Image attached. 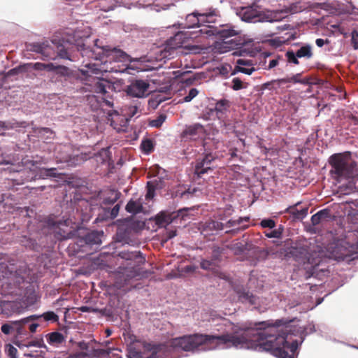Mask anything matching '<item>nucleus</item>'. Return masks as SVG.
<instances>
[{
  "mask_svg": "<svg viewBox=\"0 0 358 358\" xmlns=\"http://www.w3.org/2000/svg\"><path fill=\"white\" fill-rule=\"evenodd\" d=\"M287 323L283 319L276 320L275 322L266 320L250 324L249 326L245 324L241 327H234L232 333L230 334L186 335L172 339L170 342V347L181 349L185 352L210 351L230 348L232 345H237L238 340L240 343L245 341V343L251 341V342L254 341L262 344L267 341L266 338H268V336L272 335L275 337H284L287 343L282 344L281 348L289 349L294 354L303 342L304 338H302L301 341L293 340L289 343V331L287 328L278 329L279 327Z\"/></svg>",
  "mask_w": 358,
  "mask_h": 358,
  "instance_id": "obj_1",
  "label": "nucleus"
},
{
  "mask_svg": "<svg viewBox=\"0 0 358 358\" xmlns=\"http://www.w3.org/2000/svg\"><path fill=\"white\" fill-rule=\"evenodd\" d=\"M89 36H85L80 30L73 31L71 40L55 38L51 43L45 41L41 43H30L26 45L28 51L41 55L43 60H55L57 57L76 62L74 55L76 50L82 57H86L101 64L107 62H133L139 59L133 58L124 50L116 47L105 45L102 41L95 39L93 45L89 44Z\"/></svg>",
  "mask_w": 358,
  "mask_h": 358,
  "instance_id": "obj_2",
  "label": "nucleus"
},
{
  "mask_svg": "<svg viewBox=\"0 0 358 358\" xmlns=\"http://www.w3.org/2000/svg\"><path fill=\"white\" fill-rule=\"evenodd\" d=\"M220 16L219 10L217 8L210 7L206 9L203 12L194 11L186 15L184 22L179 24L180 27L182 29H195L194 31H185L189 34L193 36V38H196L199 36H205L206 37L217 36L223 39V44H220V46L230 45L229 46H224V48L233 49L238 47V45H243L244 41H236L234 39L224 41L227 38L236 36L238 34V31L235 30L232 27L228 26L220 25V27H215L210 24H205V23H213L215 22V17Z\"/></svg>",
  "mask_w": 358,
  "mask_h": 358,
  "instance_id": "obj_3",
  "label": "nucleus"
},
{
  "mask_svg": "<svg viewBox=\"0 0 358 358\" xmlns=\"http://www.w3.org/2000/svg\"><path fill=\"white\" fill-rule=\"evenodd\" d=\"M24 165H11L8 169L10 173H16L11 180L16 185L36 180L57 178L62 175L57 168H45L39 166L37 161L26 159L22 161Z\"/></svg>",
  "mask_w": 358,
  "mask_h": 358,
  "instance_id": "obj_4",
  "label": "nucleus"
},
{
  "mask_svg": "<svg viewBox=\"0 0 358 358\" xmlns=\"http://www.w3.org/2000/svg\"><path fill=\"white\" fill-rule=\"evenodd\" d=\"M266 339H268L267 341L262 344H258L254 341L251 342V341L246 343L245 341L240 343L239 340H238L236 341L238 345H232V347L236 349L250 350L258 352H269L278 358H294V355H289L285 350L281 348L282 344L287 343L284 337H275V336L270 335Z\"/></svg>",
  "mask_w": 358,
  "mask_h": 358,
  "instance_id": "obj_5",
  "label": "nucleus"
},
{
  "mask_svg": "<svg viewBox=\"0 0 358 358\" xmlns=\"http://www.w3.org/2000/svg\"><path fill=\"white\" fill-rule=\"evenodd\" d=\"M329 163L331 167V176L338 182L352 178L357 166L356 162L351 159L350 152L333 154L329 158Z\"/></svg>",
  "mask_w": 358,
  "mask_h": 358,
  "instance_id": "obj_6",
  "label": "nucleus"
},
{
  "mask_svg": "<svg viewBox=\"0 0 358 358\" xmlns=\"http://www.w3.org/2000/svg\"><path fill=\"white\" fill-rule=\"evenodd\" d=\"M317 253L311 252L310 247L301 242H297L285 250V257L287 259H292L299 265L304 266L305 268H312L313 273L317 271L320 259Z\"/></svg>",
  "mask_w": 358,
  "mask_h": 358,
  "instance_id": "obj_7",
  "label": "nucleus"
},
{
  "mask_svg": "<svg viewBox=\"0 0 358 358\" xmlns=\"http://www.w3.org/2000/svg\"><path fill=\"white\" fill-rule=\"evenodd\" d=\"M117 231L113 237L116 243L122 245H130L132 243L133 234L144 228L145 222L132 217L119 219L116 221Z\"/></svg>",
  "mask_w": 358,
  "mask_h": 358,
  "instance_id": "obj_8",
  "label": "nucleus"
},
{
  "mask_svg": "<svg viewBox=\"0 0 358 358\" xmlns=\"http://www.w3.org/2000/svg\"><path fill=\"white\" fill-rule=\"evenodd\" d=\"M143 351L134 346H129L127 349V358H158L159 353H166L169 351V346L164 343H155L143 342Z\"/></svg>",
  "mask_w": 358,
  "mask_h": 358,
  "instance_id": "obj_9",
  "label": "nucleus"
},
{
  "mask_svg": "<svg viewBox=\"0 0 358 358\" xmlns=\"http://www.w3.org/2000/svg\"><path fill=\"white\" fill-rule=\"evenodd\" d=\"M236 15L245 22H276L271 13H264L253 6L240 7L236 9Z\"/></svg>",
  "mask_w": 358,
  "mask_h": 358,
  "instance_id": "obj_10",
  "label": "nucleus"
},
{
  "mask_svg": "<svg viewBox=\"0 0 358 358\" xmlns=\"http://www.w3.org/2000/svg\"><path fill=\"white\" fill-rule=\"evenodd\" d=\"M354 245L346 241H341L331 248V255L337 262H345L350 264L358 259V251H356Z\"/></svg>",
  "mask_w": 358,
  "mask_h": 358,
  "instance_id": "obj_11",
  "label": "nucleus"
},
{
  "mask_svg": "<svg viewBox=\"0 0 358 358\" xmlns=\"http://www.w3.org/2000/svg\"><path fill=\"white\" fill-rule=\"evenodd\" d=\"M118 257L121 259L128 261L127 266H129V278H134L140 275V266L145 262V257L140 251L123 250L118 253Z\"/></svg>",
  "mask_w": 358,
  "mask_h": 358,
  "instance_id": "obj_12",
  "label": "nucleus"
},
{
  "mask_svg": "<svg viewBox=\"0 0 358 358\" xmlns=\"http://www.w3.org/2000/svg\"><path fill=\"white\" fill-rule=\"evenodd\" d=\"M234 291L238 298V302L243 304L254 306V308L257 310L259 313L264 312L259 306L260 303L259 298L250 292L248 287L242 285H238L234 287Z\"/></svg>",
  "mask_w": 358,
  "mask_h": 358,
  "instance_id": "obj_13",
  "label": "nucleus"
},
{
  "mask_svg": "<svg viewBox=\"0 0 358 358\" xmlns=\"http://www.w3.org/2000/svg\"><path fill=\"white\" fill-rule=\"evenodd\" d=\"M150 83L147 80L141 79H133L129 85L125 86L124 92L131 97L138 99L147 97L149 95L148 90Z\"/></svg>",
  "mask_w": 358,
  "mask_h": 358,
  "instance_id": "obj_14",
  "label": "nucleus"
},
{
  "mask_svg": "<svg viewBox=\"0 0 358 358\" xmlns=\"http://www.w3.org/2000/svg\"><path fill=\"white\" fill-rule=\"evenodd\" d=\"M87 71L80 70L76 71L73 70L71 74L73 76H69L67 80L64 83V85L68 89L77 92H85V87L83 86L85 78L87 76Z\"/></svg>",
  "mask_w": 358,
  "mask_h": 358,
  "instance_id": "obj_15",
  "label": "nucleus"
},
{
  "mask_svg": "<svg viewBox=\"0 0 358 358\" xmlns=\"http://www.w3.org/2000/svg\"><path fill=\"white\" fill-rule=\"evenodd\" d=\"M70 221L67 219L64 220L62 222L59 219H55L53 217H48L45 218L43 221V225L44 227L48 228V229H58V231H56L57 234L59 235V239H68L71 237V231L66 232L64 229H62L60 228L61 225H64L67 227L69 224Z\"/></svg>",
  "mask_w": 358,
  "mask_h": 358,
  "instance_id": "obj_16",
  "label": "nucleus"
},
{
  "mask_svg": "<svg viewBox=\"0 0 358 358\" xmlns=\"http://www.w3.org/2000/svg\"><path fill=\"white\" fill-rule=\"evenodd\" d=\"M104 233L102 230H90L81 236L78 242L80 246L88 245L92 247L93 245H100Z\"/></svg>",
  "mask_w": 358,
  "mask_h": 358,
  "instance_id": "obj_17",
  "label": "nucleus"
},
{
  "mask_svg": "<svg viewBox=\"0 0 358 358\" xmlns=\"http://www.w3.org/2000/svg\"><path fill=\"white\" fill-rule=\"evenodd\" d=\"M188 38H193V36L185 31H178L173 36L166 41L165 49L170 51L182 48Z\"/></svg>",
  "mask_w": 358,
  "mask_h": 358,
  "instance_id": "obj_18",
  "label": "nucleus"
},
{
  "mask_svg": "<svg viewBox=\"0 0 358 358\" xmlns=\"http://www.w3.org/2000/svg\"><path fill=\"white\" fill-rule=\"evenodd\" d=\"M215 157L211 152L206 153L201 159H198L194 166V174L197 178H201L203 175L211 171V163Z\"/></svg>",
  "mask_w": 358,
  "mask_h": 358,
  "instance_id": "obj_19",
  "label": "nucleus"
},
{
  "mask_svg": "<svg viewBox=\"0 0 358 358\" xmlns=\"http://www.w3.org/2000/svg\"><path fill=\"white\" fill-rule=\"evenodd\" d=\"M199 229L201 234L205 235H213L220 231L224 230V223L213 219H208L199 224Z\"/></svg>",
  "mask_w": 358,
  "mask_h": 358,
  "instance_id": "obj_20",
  "label": "nucleus"
},
{
  "mask_svg": "<svg viewBox=\"0 0 358 358\" xmlns=\"http://www.w3.org/2000/svg\"><path fill=\"white\" fill-rule=\"evenodd\" d=\"M301 204L299 201L294 205L289 206L284 211L280 212V214L288 213L289 214L292 221L295 222L297 220H303L308 215V207L307 206H303L301 208H298Z\"/></svg>",
  "mask_w": 358,
  "mask_h": 358,
  "instance_id": "obj_21",
  "label": "nucleus"
},
{
  "mask_svg": "<svg viewBox=\"0 0 358 358\" xmlns=\"http://www.w3.org/2000/svg\"><path fill=\"white\" fill-rule=\"evenodd\" d=\"M120 208V204L118 203H115L112 208L106 206H101L96 221L103 222L114 220L118 215Z\"/></svg>",
  "mask_w": 358,
  "mask_h": 358,
  "instance_id": "obj_22",
  "label": "nucleus"
},
{
  "mask_svg": "<svg viewBox=\"0 0 358 358\" xmlns=\"http://www.w3.org/2000/svg\"><path fill=\"white\" fill-rule=\"evenodd\" d=\"M38 317V314L31 315L18 320V322L22 329L27 332L26 328L27 327L30 333L34 334L38 327L42 326V322L39 321Z\"/></svg>",
  "mask_w": 358,
  "mask_h": 358,
  "instance_id": "obj_23",
  "label": "nucleus"
},
{
  "mask_svg": "<svg viewBox=\"0 0 358 358\" xmlns=\"http://www.w3.org/2000/svg\"><path fill=\"white\" fill-rule=\"evenodd\" d=\"M249 220L248 217H240L237 219L231 218L224 223V229H226V234H234L239 230L247 228V225H242L244 222Z\"/></svg>",
  "mask_w": 358,
  "mask_h": 358,
  "instance_id": "obj_24",
  "label": "nucleus"
},
{
  "mask_svg": "<svg viewBox=\"0 0 358 358\" xmlns=\"http://www.w3.org/2000/svg\"><path fill=\"white\" fill-rule=\"evenodd\" d=\"M1 331L5 335H10L15 331L16 333V337L25 336L27 335V332L20 326L18 320H10L2 324Z\"/></svg>",
  "mask_w": 358,
  "mask_h": 358,
  "instance_id": "obj_25",
  "label": "nucleus"
},
{
  "mask_svg": "<svg viewBox=\"0 0 358 358\" xmlns=\"http://www.w3.org/2000/svg\"><path fill=\"white\" fill-rule=\"evenodd\" d=\"M58 161L64 163L68 166H76L87 160L86 154H65L61 157L57 156Z\"/></svg>",
  "mask_w": 358,
  "mask_h": 358,
  "instance_id": "obj_26",
  "label": "nucleus"
},
{
  "mask_svg": "<svg viewBox=\"0 0 358 358\" xmlns=\"http://www.w3.org/2000/svg\"><path fill=\"white\" fill-rule=\"evenodd\" d=\"M229 108L230 101L226 99H221L216 101L214 108L210 109L209 114L212 115L215 112L218 120H222Z\"/></svg>",
  "mask_w": 358,
  "mask_h": 358,
  "instance_id": "obj_27",
  "label": "nucleus"
},
{
  "mask_svg": "<svg viewBox=\"0 0 358 358\" xmlns=\"http://www.w3.org/2000/svg\"><path fill=\"white\" fill-rule=\"evenodd\" d=\"M121 196V192L115 189H110L101 198V206H111L115 204Z\"/></svg>",
  "mask_w": 358,
  "mask_h": 358,
  "instance_id": "obj_28",
  "label": "nucleus"
},
{
  "mask_svg": "<svg viewBox=\"0 0 358 358\" xmlns=\"http://www.w3.org/2000/svg\"><path fill=\"white\" fill-rule=\"evenodd\" d=\"M26 122H17L15 120L8 121H0V136H5L6 131L11 129H16L19 127L25 128Z\"/></svg>",
  "mask_w": 358,
  "mask_h": 358,
  "instance_id": "obj_29",
  "label": "nucleus"
},
{
  "mask_svg": "<svg viewBox=\"0 0 358 358\" xmlns=\"http://www.w3.org/2000/svg\"><path fill=\"white\" fill-rule=\"evenodd\" d=\"M20 243L22 246L29 250L40 252L42 250V246L38 243L36 240L30 236H22Z\"/></svg>",
  "mask_w": 358,
  "mask_h": 358,
  "instance_id": "obj_30",
  "label": "nucleus"
},
{
  "mask_svg": "<svg viewBox=\"0 0 358 358\" xmlns=\"http://www.w3.org/2000/svg\"><path fill=\"white\" fill-rule=\"evenodd\" d=\"M203 131V126L200 123H195L189 126L182 133V137L189 136L191 138L199 135Z\"/></svg>",
  "mask_w": 358,
  "mask_h": 358,
  "instance_id": "obj_31",
  "label": "nucleus"
},
{
  "mask_svg": "<svg viewBox=\"0 0 358 358\" xmlns=\"http://www.w3.org/2000/svg\"><path fill=\"white\" fill-rule=\"evenodd\" d=\"M331 210L328 208L322 209L317 211L311 217V223L315 226L319 224L321 222L331 218Z\"/></svg>",
  "mask_w": 358,
  "mask_h": 358,
  "instance_id": "obj_32",
  "label": "nucleus"
},
{
  "mask_svg": "<svg viewBox=\"0 0 358 358\" xmlns=\"http://www.w3.org/2000/svg\"><path fill=\"white\" fill-rule=\"evenodd\" d=\"M30 70V64H22L17 66L15 68L11 69L6 73H3L2 77V82H5V80L10 76H14L19 75L20 73L27 72Z\"/></svg>",
  "mask_w": 358,
  "mask_h": 358,
  "instance_id": "obj_33",
  "label": "nucleus"
},
{
  "mask_svg": "<svg viewBox=\"0 0 358 358\" xmlns=\"http://www.w3.org/2000/svg\"><path fill=\"white\" fill-rule=\"evenodd\" d=\"M48 343L52 346L58 347L65 341V337L61 332L54 331L45 335Z\"/></svg>",
  "mask_w": 358,
  "mask_h": 358,
  "instance_id": "obj_34",
  "label": "nucleus"
},
{
  "mask_svg": "<svg viewBox=\"0 0 358 358\" xmlns=\"http://www.w3.org/2000/svg\"><path fill=\"white\" fill-rule=\"evenodd\" d=\"M143 209V203L141 199L134 200L131 199L125 206L126 211L132 215H136L142 212Z\"/></svg>",
  "mask_w": 358,
  "mask_h": 358,
  "instance_id": "obj_35",
  "label": "nucleus"
},
{
  "mask_svg": "<svg viewBox=\"0 0 358 358\" xmlns=\"http://www.w3.org/2000/svg\"><path fill=\"white\" fill-rule=\"evenodd\" d=\"M197 189L196 187L191 188L190 187H187L186 186L179 187L174 192V195L176 197H179L181 199H188L190 197L193 196L195 192H196Z\"/></svg>",
  "mask_w": 358,
  "mask_h": 358,
  "instance_id": "obj_36",
  "label": "nucleus"
},
{
  "mask_svg": "<svg viewBox=\"0 0 358 358\" xmlns=\"http://www.w3.org/2000/svg\"><path fill=\"white\" fill-rule=\"evenodd\" d=\"M111 87H113L111 83L104 79L98 80L94 86V91L102 94H106L107 93V88L110 89Z\"/></svg>",
  "mask_w": 358,
  "mask_h": 358,
  "instance_id": "obj_37",
  "label": "nucleus"
},
{
  "mask_svg": "<svg viewBox=\"0 0 358 358\" xmlns=\"http://www.w3.org/2000/svg\"><path fill=\"white\" fill-rule=\"evenodd\" d=\"M224 248L217 245L212 246V252L210 259L214 262L217 266L222 262V255L224 252Z\"/></svg>",
  "mask_w": 358,
  "mask_h": 358,
  "instance_id": "obj_38",
  "label": "nucleus"
},
{
  "mask_svg": "<svg viewBox=\"0 0 358 358\" xmlns=\"http://www.w3.org/2000/svg\"><path fill=\"white\" fill-rule=\"evenodd\" d=\"M38 320L42 322V326L45 322H56L59 320V316L53 311H47L43 314H38Z\"/></svg>",
  "mask_w": 358,
  "mask_h": 358,
  "instance_id": "obj_39",
  "label": "nucleus"
},
{
  "mask_svg": "<svg viewBox=\"0 0 358 358\" xmlns=\"http://www.w3.org/2000/svg\"><path fill=\"white\" fill-rule=\"evenodd\" d=\"M72 71L73 70L67 66L58 65L55 74L59 77L63 78L62 82L64 83L69 76H73L71 74Z\"/></svg>",
  "mask_w": 358,
  "mask_h": 358,
  "instance_id": "obj_40",
  "label": "nucleus"
},
{
  "mask_svg": "<svg viewBox=\"0 0 358 358\" xmlns=\"http://www.w3.org/2000/svg\"><path fill=\"white\" fill-rule=\"evenodd\" d=\"M189 73V71H177L175 72L176 76L177 78H181L182 81L185 83L187 85H190L194 83L196 80H197V77L195 75H190L187 78L185 76Z\"/></svg>",
  "mask_w": 358,
  "mask_h": 358,
  "instance_id": "obj_41",
  "label": "nucleus"
},
{
  "mask_svg": "<svg viewBox=\"0 0 358 358\" xmlns=\"http://www.w3.org/2000/svg\"><path fill=\"white\" fill-rule=\"evenodd\" d=\"M299 58L310 59L313 56L312 47L309 44L302 45L299 49L296 51Z\"/></svg>",
  "mask_w": 358,
  "mask_h": 358,
  "instance_id": "obj_42",
  "label": "nucleus"
},
{
  "mask_svg": "<svg viewBox=\"0 0 358 358\" xmlns=\"http://www.w3.org/2000/svg\"><path fill=\"white\" fill-rule=\"evenodd\" d=\"M159 189V186L155 181H148L146 184L147 192L145 199L148 200L152 199L155 196V191Z\"/></svg>",
  "mask_w": 358,
  "mask_h": 358,
  "instance_id": "obj_43",
  "label": "nucleus"
},
{
  "mask_svg": "<svg viewBox=\"0 0 358 358\" xmlns=\"http://www.w3.org/2000/svg\"><path fill=\"white\" fill-rule=\"evenodd\" d=\"M140 147L144 154L149 155L154 150L153 141L150 138H143Z\"/></svg>",
  "mask_w": 358,
  "mask_h": 358,
  "instance_id": "obj_44",
  "label": "nucleus"
},
{
  "mask_svg": "<svg viewBox=\"0 0 358 358\" xmlns=\"http://www.w3.org/2000/svg\"><path fill=\"white\" fill-rule=\"evenodd\" d=\"M117 2V0H101L99 4L102 10L108 12L114 10Z\"/></svg>",
  "mask_w": 358,
  "mask_h": 358,
  "instance_id": "obj_45",
  "label": "nucleus"
},
{
  "mask_svg": "<svg viewBox=\"0 0 358 358\" xmlns=\"http://www.w3.org/2000/svg\"><path fill=\"white\" fill-rule=\"evenodd\" d=\"M220 127L225 129L226 133L233 132L236 136H239V131L235 130V126L229 121H225L224 120H219Z\"/></svg>",
  "mask_w": 358,
  "mask_h": 358,
  "instance_id": "obj_46",
  "label": "nucleus"
},
{
  "mask_svg": "<svg viewBox=\"0 0 358 358\" xmlns=\"http://www.w3.org/2000/svg\"><path fill=\"white\" fill-rule=\"evenodd\" d=\"M255 71V69L254 67H244V66H235L234 69L231 72V75L234 76L237 73H242L246 75H251L253 72Z\"/></svg>",
  "mask_w": 358,
  "mask_h": 358,
  "instance_id": "obj_47",
  "label": "nucleus"
},
{
  "mask_svg": "<svg viewBox=\"0 0 358 358\" xmlns=\"http://www.w3.org/2000/svg\"><path fill=\"white\" fill-rule=\"evenodd\" d=\"M285 57L289 63H292V64H294L296 65L299 64V62L298 59L299 57L298 55L296 54V52H294V50H287L285 52Z\"/></svg>",
  "mask_w": 358,
  "mask_h": 358,
  "instance_id": "obj_48",
  "label": "nucleus"
},
{
  "mask_svg": "<svg viewBox=\"0 0 358 358\" xmlns=\"http://www.w3.org/2000/svg\"><path fill=\"white\" fill-rule=\"evenodd\" d=\"M111 71L116 72V73H126L128 74H133L132 71H137L139 72V70L136 66H134L131 64L126 65L125 67L120 69H115L114 68H111Z\"/></svg>",
  "mask_w": 358,
  "mask_h": 358,
  "instance_id": "obj_49",
  "label": "nucleus"
},
{
  "mask_svg": "<svg viewBox=\"0 0 358 358\" xmlns=\"http://www.w3.org/2000/svg\"><path fill=\"white\" fill-rule=\"evenodd\" d=\"M27 348L30 347H37L39 348H44L48 350L47 345L44 343L43 338L41 337L40 338H36L35 340L31 341L27 343Z\"/></svg>",
  "mask_w": 358,
  "mask_h": 358,
  "instance_id": "obj_50",
  "label": "nucleus"
},
{
  "mask_svg": "<svg viewBox=\"0 0 358 358\" xmlns=\"http://www.w3.org/2000/svg\"><path fill=\"white\" fill-rule=\"evenodd\" d=\"M259 225L264 229L268 228L270 229H274L276 226L275 220L272 218L262 219L259 223Z\"/></svg>",
  "mask_w": 358,
  "mask_h": 358,
  "instance_id": "obj_51",
  "label": "nucleus"
},
{
  "mask_svg": "<svg viewBox=\"0 0 358 358\" xmlns=\"http://www.w3.org/2000/svg\"><path fill=\"white\" fill-rule=\"evenodd\" d=\"M217 264L212 261V259H201L200 262V267L203 270L209 271L213 267L216 266Z\"/></svg>",
  "mask_w": 358,
  "mask_h": 358,
  "instance_id": "obj_52",
  "label": "nucleus"
},
{
  "mask_svg": "<svg viewBox=\"0 0 358 358\" xmlns=\"http://www.w3.org/2000/svg\"><path fill=\"white\" fill-rule=\"evenodd\" d=\"M171 220L169 216L160 215L156 217V224L160 227H166L171 223Z\"/></svg>",
  "mask_w": 358,
  "mask_h": 358,
  "instance_id": "obj_53",
  "label": "nucleus"
},
{
  "mask_svg": "<svg viewBox=\"0 0 358 358\" xmlns=\"http://www.w3.org/2000/svg\"><path fill=\"white\" fill-rule=\"evenodd\" d=\"M231 84V88L234 91L241 90L247 87V86L244 85L243 81L237 77L232 79Z\"/></svg>",
  "mask_w": 358,
  "mask_h": 358,
  "instance_id": "obj_54",
  "label": "nucleus"
},
{
  "mask_svg": "<svg viewBox=\"0 0 358 358\" xmlns=\"http://www.w3.org/2000/svg\"><path fill=\"white\" fill-rule=\"evenodd\" d=\"M166 118V115L160 114L157 118L152 120L150 122V126L155 128L160 127Z\"/></svg>",
  "mask_w": 358,
  "mask_h": 358,
  "instance_id": "obj_55",
  "label": "nucleus"
},
{
  "mask_svg": "<svg viewBox=\"0 0 358 358\" xmlns=\"http://www.w3.org/2000/svg\"><path fill=\"white\" fill-rule=\"evenodd\" d=\"M92 357H107L109 356L110 354V350H106V349H95L92 348Z\"/></svg>",
  "mask_w": 358,
  "mask_h": 358,
  "instance_id": "obj_56",
  "label": "nucleus"
},
{
  "mask_svg": "<svg viewBox=\"0 0 358 358\" xmlns=\"http://www.w3.org/2000/svg\"><path fill=\"white\" fill-rule=\"evenodd\" d=\"M5 351L10 358H18L17 350L12 344H6L5 345Z\"/></svg>",
  "mask_w": 358,
  "mask_h": 358,
  "instance_id": "obj_57",
  "label": "nucleus"
},
{
  "mask_svg": "<svg viewBox=\"0 0 358 358\" xmlns=\"http://www.w3.org/2000/svg\"><path fill=\"white\" fill-rule=\"evenodd\" d=\"M199 94V90L196 88H192L189 90L187 95H186L184 98L182 102H190L194 98H195Z\"/></svg>",
  "mask_w": 358,
  "mask_h": 358,
  "instance_id": "obj_58",
  "label": "nucleus"
},
{
  "mask_svg": "<svg viewBox=\"0 0 358 358\" xmlns=\"http://www.w3.org/2000/svg\"><path fill=\"white\" fill-rule=\"evenodd\" d=\"M232 249L236 254H243L247 250V245L241 243H237L233 245Z\"/></svg>",
  "mask_w": 358,
  "mask_h": 358,
  "instance_id": "obj_59",
  "label": "nucleus"
},
{
  "mask_svg": "<svg viewBox=\"0 0 358 358\" xmlns=\"http://www.w3.org/2000/svg\"><path fill=\"white\" fill-rule=\"evenodd\" d=\"M351 43L355 50H358V31L355 29L351 32Z\"/></svg>",
  "mask_w": 358,
  "mask_h": 358,
  "instance_id": "obj_60",
  "label": "nucleus"
},
{
  "mask_svg": "<svg viewBox=\"0 0 358 358\" xmlns=\"http://www.w3.org/2000/svg\"><path fill=\"white\" fill-rule=\"evenodd\" d=\"M265 236L268 238H278L280 239L282 237L280 236V232L278 231H276V229H273L272 231L269 232H264Z\"/></svg>",
  "mask_w": 358,
  "mask_h": 358,
  "instance_id": "obj_61",
  "label": "nucleus"
},
{
  "mask_svg": "<svg viewBox=\"0 0 358 358\" xmlns=\"http://www.w3.org/2000/svg\"><path fill=\"white\" fill-rule=\"evenodd\" d=\"M78 309H79V310H80L83 313H97L99 311L98 308H94L92 306H80Z\"/></svg>",
  "mask_w": 358,
  "mask_h": 358,
  "instance_id": "obj_62",
  "label": "nucleus"
},
{
  "mask_svg": "<svg viewBox=\"0 0 358 358\" xmlns=\"http://www.w3.org/2000/svg\"><path fill=\"white\" fill-rule=\"evenodd\" d=\"M30 64V69H33L36 71H45V64L41 62L29 63Z\"/></svg>",
  "mask_w": 358,
  "mask_h": 358,
  "instance_id": "obj_63",
  "label": "nucleus"
},
{
  "mask_svg": "<svg viewBox=\"0 0 358 358\" xmlns=\"http://www.w3.org/2000/svg\"><path fill=\"white\" fill-rule=\"evenodd\" d=\"M27 304L29 306L34 305L37 301V296L34 292H32L25 299Z\"/></svg>",
  "mask_w": 358,
  "mask_h": 358,
  "instance_id": "obj_64",
  "label": "nucleus"
}]
</instances>
